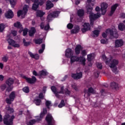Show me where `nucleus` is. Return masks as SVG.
<instances>
[{
    "instance_id": "nucleus-1",
    "label": "nucleus",
    "mask_w": 125,
    "mask_h": 125,
    "mask_svg": "<svg viewBox=\"0 0 125 125\" xmlns=\"http://www.w3.org/2000/svg\"><path fill=\"white\" fill-rule=\"evenodd\" d=\"M102 58L105 62V63L107 65H109V67L112 69L113 73L115 74H117V73H118V68L116 66L119 64V61L116 59L113 60V58L111 57L107 59L106 56L104 55L102 56Z\"/></svg>"
},
{
    "instance_id": "nucleus-2",
    "label": "nucleus",
    "mask_w": 125,
    "mask_h": 125,
    "mask_svg": "<svg viewBox=\"0 0 125 125\" xmlns=\"http://www.w3.org/2000/svg\"><path fill=\"white\" fill-rule=\"evenodd\" d=\"M65 56L67 58H70V63L73 64L75 61H79L82 63V65H85V59L83 57H77L76 56H73V51L70 48L66 49L65 52Z\"/></svg>"
},
{
    "instance_id": "nucleus-3",
    "label": "nucleus",
    "mask_w": 125,
    "mask_h": 125,
    "mask_svg": "<svg viewBox=\"0 0 125 125\" xmlns=\"http://www.w3.org/2000/svg\"><path fill=\"white\" fill-rule=\"evenodd\" d=\"M86 9L87 11V13L90 14L89 18L90 21L91 25H93V22L95 19H97V18H99L101 16V14L100 13H98L96 14H94L93 13H91L92 11V7L88 5L86 6Z\"/></svg>"
},
{
    "instance_id": "nucleus-4",
    "label": "nucleus",
    "mask_w": 125,
    "mask_h": 125,
    "mask_svg": "<svg viewBox=\"0 0 125 125\" xmlns=\"http://www.w3.org/2000/svg\"><path fill=\"white\" fill-rule=\"evenodd\" d=\"M32 1L34 3L32 5V9L33 10H37V8L39 7V5H42L44 3V1L43 0H26L27 3H30V2Z\"/></svg>"
},
{
    "instance_id": "nucleus-5",
    "label": "nucleus",
    "mask_w": 125,
    "mask_h": 125,
    "mask_svg": "<svg viewBox=\"0 0 125 125\" xmlns=\"http://www.w3.org/2000/svg\"><path fill=\"white\" fill-rule=\"evenodd\" d=\"M14 116H10L9 115H5L3 119V122L5 125H13V119H14Z\"/></svg>"
},
{
    "instance_id": "nucleus-6",
    "label": "nucleus",
    "mask_w": 125,
    "mask_h": 125,
    "mask_svg": "<svg viewBox=\"0 0 125 125\" xmlns=\"http://www.w3.org/2000/svg\"><path fill=\"white\" fill-rule=\"evenodd\" d=\"M28 9L29 6L25 5L23 8L22 10H20L18 12V17H20V16H21V18H24L26 14H27Z\"/></svg>"
},
{
    "instance_id": "nucleus-7",
    "label": "nucleus",
    "mask_w": 125,
    "mask_h": 125,
    "mask_svg": "<svg viewBox=\"0 0 125 125\" xmlns=\"http://www.w3.org/2000/svg\"><path fill=\"white\" fill-rule=\"evenodd\" d=\"M6 84H7V85H8L6 91L8 92L11 91V90L13 89V86H12V84L14 83V80H13V79L11 78H8L6 81Z\"/></svg>"
},
{
    "instance_id": "nucleus-8",
    "label": "nucleus",
    "mask_w": 125,
    "mask_h": 125,
    "mask_svg": "<svg viewBox=\"0 0 125 125\" xmlns=\"http://www.w3.org/2000/svg\"><path fill=\"white\" fill-rule=\"evenodd\" d=\"M45 120L48 124V125H55V121L51 114H47Z\"/></svg>"
},
{
    "instance_id": "nucleus-9",
    "label": "nucleus",
    "mask_w": 125,
    "mask_h": 125,
    "mask_svg": "<svg viewBox=\"0 0 125 125\" xmlns=\"http://www.w3.org/2000/svg\"><path fill=\"white\" fill-rule=\"evenodd\" d=\"M51 90L55 93L56 97H58V98H59V93H64V87L62 86L61 88V90L58 92L57 91V89H56V87L54 86H53L51 87Z\"/></svg>"
},
{
    "instance_id": "nucleus-10",
    "label": "nucleus",
    "mask_w": 125,
    "mask_h": 125,
    "mask_svg": "<svg viewBox=\"0 0 125 125\" xmlns=\"http://www.w3.org/2000/svg\"><path fill=\"white\" fill-rule=\"evenodd\" d=\"M58 14H59V11H55L53 13L49 12V14H48L47 17V20L48 22H49V21L52 20V18L54 17H57V16H58Z\"/></svg>"
},
{
    "instance_id": "nucleus-11",
    "label": "nucleus",
    "mask_w": 125,
    "mask_h": 125,
    "mask_svg": "<svg viewBox=\"0 0 125 125\" xmlns=\"http://www.w3.org/2000/svg\"><path fill=\"white\" fill-rule=\"evenodd\" d=\"M114 31H116V30L114 29L112 30L111 29H107L105 32L102 34V36L103 38H106L107 36H114Z\"/></svg>"
},
{
    "instance_id": "nucleus-12",
    "label": "nucleus",
    "mask_w": 125,
    "mask_h": 125,
    "mask_svg": "<svg viewBox=\"0 0 125 125\" xmlns=\"http://www.w3.org/2000/svg\"><path fill=\"white\" fill-rule=\"evenodd\" d=\"M8 38V42L10 45H12V46H13V47H20V44L19 43H17L15 42V41H14L13 40L10 39V36H7Z\"/></svg>"
},
{
    "instance_id": "nucleus-13",
    "label": "nucleus",
    "mask_w": 125,
    "mask_h": 125,
    "mask_svg": "<svg viewBox=\"0 0 125 125\" xmlns=\"http://www.w3.org/2000/svg\"><path fill=\"white\" fill-rule=\"evenodd\" d=\"M101 10H102V13L103 15H104L105 13H106V12L107 11V8H108V4L105 2H103L102 3L101 5Z\"/></svg>"
},
{
    "instance_id": "nucleus-14",
    "label": "nucleus",
    "mask_w": 125,
    "mask_h": 125,
    "mask_svg": "<svg viewBox=\"0 0 125 125\" xmlns=\"http://www.w3.org/2000/svg\"><path fill=\"white\" fill-rule=\"evenodd\" d=\"M23 78L26 80L28 83H35L37 81V78H36L35 76H33L32 78H29L26 76H23Z\"/></svg>"
},
{
    "instance_id": "nucleus-15",
    "label": "nucleus",
    "mask_w": 125,
    "mask_h": 125,
    "mask_svg": "<svg viewBox=\"0 0 125 125\" xmlns=\"http://www.w3.org/2000/svg\"><path fill=\"white\" fill-rule=\"evenodd\" d=\"M90 30V25L88 23H84L83 25V28L82 29L83 33H85L86 31Z\"/></svg>"
},
{
    "instance_id": "nucleus-16",
    "label": "nucleus",
    "mask_w": 125,
    "mask_h": 125,
    "mask_svg": "<svg viewBox=\"0 0 125 125\" xmlns=\"http://www.w3.org/2000/svg\"><path fill=\"white\" fill-rule=\"evenodd\" d=\"M124 45V41L122 40H117L115 41L116 47H121Z\"/></svg>"
},
{
    "instance_id": "nucleus-17",
    "label": "nucleus",
    "mask_w": 125,
    "mask_h": 125,
    "mask_svg": "<svg viewBox=\"0 0 125 125\" xmlns=\"http://www.w3.org/2000/svg\"><path fill=\"white\" fill-rule=\"evenodd\" d=\"M83 77V73L80 72L79 73L72 74V77L75 80H79Z\"/></svg>"
},
{
    "instance_id": "nucleus-18",
    "label": "nucleus",
    "mask_w": 125,
    "mask_h": 125,
    "mask_svg": "<svg viewBox=\"0 0 125 125\" xmlns=\"http://www.w3.org/2000/svg\"><path fill=\"white\" fill-rule=\"evenodd\" d=\"M5 16L6 18H12L14 16L13 12L11 10H9L5 14Z\"/></svg>"
},
{
    "instance_id": "nucleus-19",
    "label": "nucleus",
    "mask_w": 125,
    "mask_h": 125,
    "mask_svg": "<svg viewBox=\"0 0 125 125\" xmlns=\"http://www.w3.org/2000/svg\"><path fill=\"white\" fill-rule=\"evenodd\" d=\"M54 6V5L52 2H51L50 0H48L46 3V9H47V10H49V9H50V8L53 7Z\"/></svg>"
},
{
    "instance_id": "nucleus-20",
    "label": "nucleus",
    "mask_w": 125,
    "mask_h": 125,
    "mask_svg": "<svg viewBox=\"0 0 125 125\" xmlns=\"http://www.w3.org/2000/svg\"><path fill=\"white\" fill-rule=\"evenodd\" d=\"M118 6H119V4H115L111 7L110 14V16L113 15V14H114V12H115Z\"/></svg>"
},
{
    "instance_id": "nucleus-21",
    "label": "nucleus",
    "mask_w": 125,
    "mask_h": 125,
    "mask_svg": "<svg viewBox=\"0 0 125 125\" xmlns=\"http://www.w3.org/2000/svg\"><path fill=\"white\" fill-rule=\"evenodd\" d=\"M82 49H83V47H82V46H81V45H78L75 49L76 54H80V52H81V50H82Z\"/></svg>"
},
{
    "instance_id": "nucleus-22",
    "label": "nucleus",
    "mask_w": 125,
    "mask_h": 125,
    "mask_svg": "<svg viewBox=\"0 0 125 125\" xmlns=\"http://www.w3.org/2000/svg\"><path fill=\"white\" fill-rule=\"evenodd\" d=\"M40 27L42 30H43V29H44V30H45V31H47V30L49 29V24L48 23L44 27V23L42 22L40 25Z\"/></svg>"
},
{
    "instance_id": "nucleus-23",
    "label": "nucleus",
    "mask_w": 125,
    "mask_h": 125,
    "mask_svg": "<svg viewBox=\"0 0 125 125\" xmlns=\"http://www.w3.org/2000/svg\"><path fill=\"white\" fill-rule=\"evenodd\" d=\"M16 92L12 91L9 95V97L11 99V100H14L15 97H16Z\"/></svg>"
},
{
    "instance_id": "nucleus-24",
    "label": "nucleus",
    "mask_w": 125,
    "mask_h": 125,
    "mask_svg": "<svg viewBox=\"0 0 125 125\" xmlns=\"http://www.w3.org/2000/svg\"><path fill=\"white\" fill-rule=\"evenodd\" d=\"M47 113V110L46 109L44 108L43 109V112L41 114L40 117H38L39 118V121H41L43 117H44L45 115Z\"/></svg>"
},
{
    "instance_id": "nucleus-25",
    "label": "nucleus",
    "mask_w": 125,
    "mask_h": 125,
    "mask_svg": "<svg viewBox=\"0 0 125 125\" xmlns=\"http://www.w3.org/2000/svg\"><path fill=\"white\" fill-rule=\"evenodd\" d=\"M28 54L30 55V57H31L32 58H34L35 59H39L40 56H39V54H35L34 55L32 52H28Z\"/></svg>"
},
{
    "instance_id": "nucleus-26",
    "label": "nucleus",
    "mask_w": 125,
    "mask_h": 125,
    "mask_svg": "<svg viewBox=\"0 0 125 125\" xmlns=\"http://www.w3.org/2000/svg\"><path fill=\"white\" fill-rule=\"evenodd\" d=\"M125 28V21H123V23H121L118 25L119 30L120 31H123Z\"/></svg>"
},
{
    "instance_id": "nucleus-27",
    "label": "nucleus",
    "mask_w": 125,
    "mask_h": 125,
    "mask_svg": "<svg viewBox=\"0 0 125 125\" xmlns=\"http://www.w3.org/2000/svg\"><path fill=\"white\" fill-rule=\"evenodd\" d=\"M45 14V12L39 10L37 12V17H42V16H43V15H44Z\"/></svg>"
},
{
    "instance_id": "nucleus-28",
    "label": "nucleus",
    "mask_w": 125,
    "mask_h": 125,
    "mask_svg": "<svg viewBox=\"0 0 125 125\" xmlns=\"http://www.w3.org/2000/svg\"><path fill=\"white\" fill-rule=\"evenodd\" d=\"M35 33H36V28L35 27H32L29 31V35L30 37H33Z\"/></svg>"
},
{
    "instance_id": "nucleus-29",
    "label": "nucleus",
    "mask_w": 125,
    "mask_h": 125,
    "mask_svg": "<svg viewBox=\"0 0 125 125\" xmlns=\"http://www.w3.org/2000/svg\"><path fill=\"white\" fill-rule=\"evenodd\" d=\"M94 57H95V55L94 54H91L87 55V59L88 61L91 62V61L94 59Z\"/></svg>"
},
{
    "instance_id": "nucleus-30",
    "label": "nucleus",
    "mask_w": 125,
    "mask_h": 125,
    "mask_svg": "<svg viewBox=\"0 0 125 125\" xmlns=\"http://www.w3.org/2000/svg\"><path fill=\"white\" fill-rule=\"evenodd\" d=\"M110 86L113 89H116L118 88V87H119V84H118L115 82H113L111 83Z\"/></svg>"
},
{
    "instance_id": "nucleus-31",
    "label": "nucleus",
    "mask_w": 125,
    "mask_h": 125,
    "mask_svg": "<svg viewBox=\"0 0 125 125\" xmlns=\"http://www.w3.org/2000/svg\"><path fill=\"white\" fill-rule=\"evenodd\" d=\"M48 74L46 70H43L39 72V75L40 77H42V76H46Z\"/></svg>"
},
{
    "instance_id": "nucleus-32",
    "label": "nucleus",
    "mask_w": 125,
    "mask_h": 125,
    "mask_svg": "<svg viewBox=\"0 0 125 125\" xmlns=\"http://www.w3.org/2000/svg\"><path fill=\"white\" fill-rule=\"evenodd\" d=\"M40 118L39 117L37 118V121L35 120H31L30 121H29V122L28 124V125H34V124L37 123V122H40Z\"/></svg>"
},
{
    "instance_id": "nucleus-33",
    "label": "nucleus",
    "mask_w": 125,
    "mask_h": 125,
    "mask_svg": "<svg viewBox=\"0 0 125 125\" xmlns=\"http://www.w3.org/2000/svg\"><path fill=\"white\" fill-rule=\"evenodd\" d=\"M6 1H10L12 7H14V5L16 4V0H6Z\"/></svg>"
},
{
    "instance_id": "nucleus-34",
    "label": "nucleus",
    "mask_w": 125,
    "mask_h": 125,
    "mask_svg": "<svg viewBox=\"0 0 125 125\" xmlns=\"http://www.w3.org/2000/svg\"><path fill=\"white\" fill-rule=\"evenodd\" d=\"M83 14H84V11L83 10H79L78 11V15L80 16V17H82V16H83Z\"/></svg>"
},
{
    "instance_id": "nucleus-35",
    "label": "nucleus",
    "mask_w": 125,
    "mask_h": 125,
    "mask_svg": "<svg viewBox=\"0 0 125 125\" xmlns=\"http://www.w3.org/2000/svg\"><path fill=\"white\" fill-rule=\"evenodd\" d=\"M35 43L36 44H41V43H42V39H35Z\"/></svg>"
},
{
    "instance_id": "nucleus-36",
    "label": "nucleus",
    "mask_w": 125,
    "mask_h": 125,
    "mask_svg": "<svg viewBox=\"0 0 125 125\" xmlns=\"http://www.w3.org/2000/svg\"><path fill=\"white\" fill-rule=\"evenodd\" d=\"M45 105L47 107V108L49 109V107H50V106H52L51 102H50V101H46Z\"/></svg>"
},
{
    "instance_id": "nucleus-37",
    "label": "nucleus",
    "mask_w": 125,
    "mask_h": 125,
    "mask_svg": "<svg viewBox=\"0 0 125 125\" xmlns=\"http://www.w3.org/2000/svg\"><path fill=\"white\" fill-rule=\"evenodd\" d=\"M65 106V103L64 102V100H62L61 103L58 105L59 108H62V107H64Z\"/></svg>"
},
{
    "instance_id": "nucleus-38",
    "label": "nucleus",
    "mask_w": 125,
    "mask_h": 125,
    "mask_svg": "<svg viewBox=\"0 0 125 125\" xmlns=\"http://www.w3.org/2000/svg\"><path fill=\"white\" fill-rule=\"evenodd\" d=\"M4 28H5V26H4V24L2 23L0 24V33H1L3 31V30H4Z\"/></svg>"
},
{
    "instance_id": "nucleus-39",
    "label": "nucleus",
    "mask_w": 125,
    "mask_h": 125,
    "mask_svg": "<svg viewBox=\"0 0 125 125\" xmlns=\"http://www.w3.org/2000/svg\"><path fill=\"white\" fill-rule=\"evenodd\" d=\"M14 26L16 27L17 28H21L22 25H21V24H20V22H17L16 23H14Z\"/></svg>"
},
{
    "instance_id": "nucleus-40",
    "label": "nucleus",
    "mask_w": 125,
    "mask_h": 125,
    "mask_svg": "<svg viewBox=\"0 0 125 125\" xmlns=\"http://www.w3.org/2000/svg\"><path fill=\"white\" fill-rule=\"evenodd\" d=\"M41 102H42V101L40 99H36L35 100V103L37 106L41 105Z\"/></svg>"
},
{
    "instance_id": "nucleus-41",
    "label": "nucleus",
    "mask_w": 125,
    "mask_h": 125,
    "mask_svg": "<svg viewBox=\"0 0 125 125\" xmlns=\"http://www.w3.org/2000/svg\"><path fill=\"white\" fill-rule=\"evenodd\" d=\"M88 92H89L90 93H96V91L95 90H94L93 88H92V87H90L88 88Z\"/></svg>"
},
{
    "instance_id": "nucleus-42",
    "label": "nucleus",
    "mask_w": 125,
    "mask_h": 125,
    "mask_svg": "<svg viewBox=\"0 0 125 125\" xmlns=\"http://www.w3.org/2000/svg\"><path fill=\"white\" fill-rule=\"evenodd\" d=\"M14 100H11V99L9 98L6 99V102L7 104H11V102H13Z\"/></svg>"
},
{
    "instance_id": "nucleus-43",
    "label": "nucleus",
    "mask_w": 125,
    "mask_h": 125,
    "mask_svg": "<svg viewBox=\"0 0 125 125\" xmlns=\"http://www.w3.org/2000/svg\"><path fill=\"white\" fill-rule=\"evenodd\" d=\"M79 31H80V27L79 26H77L76 28L72 30L71 32H73V33H78Z\"/></svg>"
},
{
    "instance_id": "nucleus-44",
    "label": "nucleus",
    "mask_w": 125,
    "mask_h": 125,
    "mask_svg": "<svg viewBox=\"0 0 125 125\" xmlns=\"http://www.w3.org/2000/svg\"><path fill=\"white\" fill-rule=\"evenodd\" d=\"M100 32V30H95V31H93V34L94 35H95L96 36H97V37H98V36H99Z\"/></svg>"
},
{
    "instance_id": "nucleus-45",
    "label": "nucleus",
    "mask_w": 125,
    "mask_h": 125,
    "mask_svg": "<svg viewBox=\"0 0 125 125\" xmlns=\"http://www.w3.org/2000/svg\"><path fill=\"white\" fill-rule=\"evenodd\" d=\"M23 91H24V92H25L26 93H28V92H29V87H25L23 88Z\"/></svg>"
},
{
    "instance_id": "nucleus-46",
    "label": "nucleus",
    "mask_w": 125,
    "mask_h": 125,
    "mask_svg": "<svg viewBox=\"0 0 125 125\" xmlns=\"http://www.w3.org/2000/svg\"><path fill=\"white\" fill-rule=\"evenodd\" d=\"M2 60L3 61V62H7V61L8 60V57H7V56H4L2 58Z\"/></svg>"
},
{
    "instance_id": "nucleus-47",
    "label": "nucleus",
    "mask_w": 125,
    "mask_h": 125,
    "mask_svg": "<svg viewBox=\"0 0 125 125\" xmlns=\"http://www.w3.org/2000/svg\"><path fill=\"white\" fill-rule=\"evenodd\" d=\"M73 27H74V25H73V24L72 23H69L67 25V27L68 28V29H69L70 30L73 29Z\"/></svg>"
},
{
    "instance_id": "nucleus-48",
    "label": "nucleus",
    "mask_w": 125,
    "mask_h": 125,
    "mask_svg": "<svg viewBox=\"0 0 125 125\" xmlns=\"http://www.w3.org/2000/svg\"><path fill=\"white\" fill-rule=\"evenodd\" d=\"M6 109L8 110L9 113H13L14 112V110L13 109V108H12L11 107L6 108Z\"/></svg>"
},
{
    "instance_id": "nucleus-49",
    "label": "nucleus",
    "mask_w": 125,
    "mask_h": 125,
    "mask_svg": "<svg viewBox=\"0 0 125 125\" xmlns=\"http://www.w3.org/2000/svg\"><path fill=\"white\" fill-rule=\"evenodd\" d=\"M28 34V29L27 28H25L23 30V36H26Z\"/></svg>"
},
{
    "instance_id": "nucleus-50",
    "label": "nucleus",
    "mask_w": 125,
    "mask_h": 125,
    "mask_svg": "<svg viewBox=\"0 0 125 125\" xmlns=\"http://www.w3.org/2000/svg\"><path fill=\"white\" fill-rule=\"evenodd\" d=\"M15 36L17 35V32L15 31H12V33L11 34H10V36Z\"/></svg>"
},
{
    "instance_id": "nucleus-51",
    "label": "nucleus",
    "mask_w": 125,
    "mask_h": 125,
    "mask_svg": "<svg viewBox=\"0 0 125 125\" xmlns=\"http://www.w3.org/2000/svg\"><path fill=\"white\" fill-rule=\"evenodd\" d=\"M97 67L98 68V69H102V64L100 63H98Z\"/></svg>"
},
{
    "instance_id": "nucleus-52",
    "label": "nucleus",
    "mask_w": 125,
    "mask_h": 125,
    "mask_svg": "<svg viewBox=\"0 0 125 125\" xmlns=\"http://www.w3.org/2000/svg\"><path fill=\"white\" fill-rule=\"evenodd\" d=\"M101 43L103 44H106V43H108V42H107V41L105 40H101Z\"/></svg>"
},
{
    "instance_id": "nucleus-53",
    "label": "nucleus",
    "mask_w": 125,
    "mask_h": 125,
    "mask_svg": "<svg viewBox=\"0 0 125 125\" xmlns=\"http://www.w3.org/2000/svg\"><path fill=\"white\" fill-rule=\"evenodd\" d=\"M82 55L83 56H85V55H86V50H82Z\"/></svg>"
},
{
    "instance_id": "nucleus-54",
    "label": "nucleus",
    "mask_w": 125,
    "mask_h": 125,
    "mask_svg": "<svg viewBox=\"0 0 125 125\" xmlns=\"http://www.w3.org/2000/svg\"><path fill=\"white\" fill-rule=\"evenodd\" d=\"M1 88L2 90H4L6 88V84H3L1 86Z\"/></svg>"
},
{
    "instance_id": "nucleus-55",
    "label": "nucleus",
    "mask_w": 125,
    "mask_h": 125,
    "mask_svg": "<svg viewBox=\"0 0 125 125\" xmlns=\"http://www.w3.org/2000/svg\"><path fill=\"white\" fill-rule=\"evenodd\" d=\"M39 98L42 99L43 98V94L42 93H41L39 94Z\"/></svg>"
},
{
    "instance_id": "nucleus-56",
    "label": "nucleus",
    "mask_w": 125,
    "mask_h": 125,
    "mask_svg": "<svg viewBox=\"0 0 125 125\" xmlns=\"http://www.w3.org/2000/svg\"><path fill=\"white\" fill-rule=\"evenodd\" d=\"M72 87L74 88L75 90H78V86L76 84H74L72 85Z\"/></svg>"
},
{
    "instance_id": "nucleus-57",
    "label": "nucleus",
    "mask_w": 125,
    "mask_h": 125,
    "mask_svg": "<svg viewBox=\"0 0 125 125\" xmlns=\"http://www.w3.org/2000/svg\"><path fill=\"white\" fill-rule=\"evenodd\" d=\"M3 67H4L3 63L0 62V68L1 70H2L3 69Z\"/></svg>"
},
{
    "instance_id": "nucleus-58",
    "label": "nucleus",
    "mask_w": 125,
    "mask_h": 125,
    "mask_svg": "<svg viewBox=\"0 0 125 125\" xmlns=\"http://www.w3.org/2000/svg\"><path fill=\"white\" fill-rule=\"evenodd\" d=\"M23 43H24V45L25 46H28V45H30V42H25Z\"/></svg>"
},
{
    "instance_id": "nucleus-59",
    "label": "nucleus",
    "mask_w": 125,
    "mask_h": 125,
    "mask_svg": "<svg viewBox=\"0 0 125 125\" xmlns=\"http://www.w3.org/2000/svg\"><path fill=\"white\" fill-rule=\"evenodd\" d=\"M64 93L65 94H70V91H69V90H68V89H66L65 90V92H64Z\"/></svg>"
},
{
    "instance_id": "nucleus-60",
    "label": "nucleus",
    "mask_w": 125,
    "mask_h": 125,
    "mask_svg": "<svg viewBox=\"0 0 125 125\" xmlns=\"http://www.w3.org/2000/svg\"><path fill=\"white\" fill-rule=\"evenodd\" d=\"M3 79H4V77H3V76L2 75H0V81L2 82V81H3Z\"/></svg>"
},
{
    "instance_id": "nucleus-61",
    "label": "nucleus",
    "mask_w": 125,
    "mask_h": 125,
    "mask_svg": "<svg viewBox=\"0 0 125 125\" xmlns=\"http://www.w3.org/2000/svg\"><path fill=\"white\" fill-rule=\"evenodd\" d=\"M33 74L34 75V76H38V73L35 70H34L33 71Z\"/></svg>"
},
{
    "instance_id": "nucleus-62",
    "label": "nucleus",
    "mask_w": 125,
    "mask_h": 125,
    "mask_svg": "<svg viewBox=\"0 0 125 125\" xmlns=\"http://www.w3.org/2000/svg\"><path fill=\"white\" fill-rule=\"evenodd\" d=\"M44 48H45V44H42V49H43V50H44Z\"/></svg>"
},
{
    "instance_id": "nucleus-63",
    "label": "nucleus",
    "mask_w": 125,
    "mask_h": 125,
    "mask_svg": "<svg viewBox=\"0 0 125 125\" xmlns=\"http://www.w3.org/2000/svg\"><path fill=\"white\" fill-rule=\"evenodd\" d=\"M43 50H43L42 49L39 50V53H40V54L42 53V52H43Z\"/></svg>"
},
{
    "instance_id": "nucleus-64",
    "label": "nucleus",
    "mask_w": 125,
    "mask_h": 125,
    "mask_svg": "<svg viewBox=\"0 0 125 125\" xmlns=\"http://www.w3.org/2000/svg\"><path fill=\"white\" fill-rule=\"evenodd\" d=\"M121 17L122 18H125V14H121Z\"/></svg>"
}]
</instances>
